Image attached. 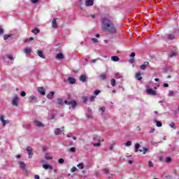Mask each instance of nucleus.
<instances>
[{
    "instance_id": "obj_61",
    "label": "nucleus",
    "mask_w": 179,
    "mask_h": 179,
    "mask_svg": "<svg viewBox=\"0 0 179 179\" xmlns=\"http://www.w3.org/2000/svg\"><path fill=\"white\" fill-rule=\"evenodd\" d=\"M164 87H169V84L164 83Z\"/></svg>"
},
{
    "instance_id": "obj_41",
    "label": "nucleus",
    "mask_w": 179,
    "mask_h": 179,
    "mask_svg": "<svg viewBox=\"0 0 179 179\" xmlns=\"http://www.w3.org/2000/svg\"><path fill=\"white\" fill-rule=\"evenodd\" d=\"M168 38H169V40H174L175 36H174V35L171 34V35H169V36H168Z\"/></svg>"
},
{
    "instance_id": "obj_19",
    "label": "nucleus",
    "mask_w": 179,
    "mask_h": 179,
    "mask_svg": "<svg viewBox=\"0 0 179 179\" xmlns=\"http://www.w3.org/2000/svg\"><path fill=\"white\" fill-rule=\"evenodd\" d=\"M111 61H113V62H118V61H120V57L117 56H112Z\"/></svg>"
},
{
    "instance_id": "obj_36",
    "label": "nucleus",
    "mask_w": 179,
    "mask_h": 179,
    "mask_svg": "<svg viewBox=\"0 0 179 179\" xmlns=\"http://www.w3.org/2000/svg\"><path fill=\"white\" fill-rule=\"evenodd\" d=\"M58 163H59V164H64V163H65V160H64L62 158H60L58 160Z\"/></svg>"
},
{
    "instance_id": "obj_4",
    "label": "nucleus",
    "mask_w": 179,
    "mask_h": 179,
    "mask_svg": "<svg viewBox=\"0 0 179 179\" xmlns=\"http://www.w3.org/2000/svg\"><path fill=\"white\" fill-rule=\"evenodd\" d=\"M34 124L36 127H38V128H43L45 127L44 124L38 120H34Z\"/></svg>"
},
{
    "instance_id": "obj_33",
    "label": "nucleus",
    "mask_w": 179,
    "mask_h": 179,
    "mask_svg": "<svg viewBox=\"0 0 179 179\" xmlns=\"http://www.w3.org/2000/svg\"><path fill=\"white\" fill-rule=\"evenodd\" d=\"M31 33H34V34H37V33H40V29H32Z\"/></svg>"
},
{
    "instance_id": "obj_5",
    "label": "nucleus",
    "mask_w": 179,
    "mask_h": 179,
    "mask_svg": "<svg viewBox=\"0 0 179 179\" xmlns=\"http://www.w3.org/2000/svg\"><path fill=\"white\" fill-rule=\"evenodd\" d=\"M0 121L2 122L3 127H5V125H6L7 124H9V120H5V116L3 115L0 116Z\"/></svg>"
},
{
    "instance_id": "obj_1",
    "label": "nucleus",
    "mask_w": 179,
    "mask_h": 179,
    "mask_svg": "<svg viewBox=\"0 0 179 179\" xmlns=\"http://www.w3.org/2000/svg\"><path fill=\"white\" fill-rule=\"evenodd\" d=\"M102 26L101 29L108 34H117L118 30L114 22L108 18H103L101 20Z\"/></svg>"
},
{
    "instance_id": "obj_2",
    "label": "nucleus",
    "mask_w": 179,
    "mask_h": 179,
    "mask_svg": "<svg viewBox=\"0 0 179 179\" xmlns=\"http://www.w3.org/2000/svg\"><path fill=\"white\" fill-rule=\"evenodd\" d=\"M139 148H141V145L139 143H136L135 145V152H140L141 153H142L143 152V154L145 155L146 153V152H148V148H144L143 150H139Z\"/></svg>"
},
{
    "instance_id": "obj_22",
    "label": "nucleus",
    "mask_w": 179,
    "mask_h": 179,
    "mask_svg": "<svg viewBox=\"0 0 179 179\" xmlns=\"http://www.w3.org/2000/svg\"><path fill=\"white\" fill-rule=\"evenodd\" d=\"M56 58H57V59H64V54H62V53H58V54L56 55Z\"/></svg>"
},
{
    "instance_id": "obj_30",
    "label": "nucleus",
    "mask_w": 179,
    "mask_h": 179,
    "mask_svg": "<svg viewBox=\"0 0 179 179\" xmlns=\"http://www.w3.org/2000/svg\"><path fill=\"white\" fill-rule=\"evenodd\" d=\"M45 159L46 160H52V157L50 156V154H45Z\"/></svg>"
},
{
    "instance_id": "obj_37",
    "label": "nucleus",
    "mask_w": 179,
    "mask_h": 179,
    "mask_svg": "<svg viewBox=\"0 0 179 179\" xmlns=\"http://www.w3.org/2000/svg\"><path fill=\"white\" fill-rule=\"evenodd\" d=\"M98 139H99V136L98 135H94V137H93L94 142H97Z\"/></svg>"
},
{
    "instance_id": "obj_51",
    "label": "nucleus",
    "mask_w": 179,
    "mask_h": 179,
    "mask_svg": "<svg viewBox=\"0 0 179 179\" xmlns=\"http://www.w3.org/2000/svg\"><path fill=\"white\" fill-rule=\"evenodd\" d=\"M103 173H105V174H108V173H109L108 169H103Z\"/></svg>"
},
{
    "instance_id": "obj_62",
    "label": "nucleus",
    "mask_w": 179,
    "mask_h": 179,
    "mask_svg": "<svg viewBox=\"0 0 179 179\" xmlns=\"http://www.w3.org/2000/svg\"><path fill=\"white\" fill-rule=\"evenodd\" d=\"M33 40H34V38H33V37H30L29 38V41H33Z\"/></svg>"
},
{
    "instance_id": "obj_9",
    "label": "nucleus",
    "mask_w": 179,
    "mask_h": 179,
    "mask_svg": "<svg viewBox=\"0 0 179 179\" xmlns=\"http://www.w3.org/2000/svg\"><path fill=\"white\" fill-rule=\"evenodd\" d=\"M19 164H20V169H22V170H24V171L27 172V170L26 169V164L24 163V162H18Z\"/></svg>"
},
{
    "instance_id": "obj_42",
    "label": "nucleus",
    "mask_w": 179,
    "mask_h": 179,
    "mask_svg": "<svg viewBox=\"0 0 179 179\" xmlns=\"http://www.w3.org/2000/svg\"><path fill=\"white\" fill-rule=\"evenodd\" d=\"M111 85L113 87L115 86V79L111 80Z\"/></svg>"
},
{
    "instance_id": "obj_24",
    "label": "nucleus",
    "mask_w": 179,
    "mask_h": 179,
    "mask_svg": "<svg viewBox=\"0 0 179 179\" xmlns=\"http://www.w3.org/2000/svg\"><path fill=\"white\" fill-rule=\"evenodd\" d=\"M23 51L25 54H30V52H31V48H26L23 50Z\"/></svg>"
},
{
    "instance_id": "obj_64",
    "label": "nucleus",
    "mask_w": 179,
    "mask_h": 179,
    "mask_svg": "<svg viewBox=\"0 0 179 179\" xmlns=\"http://www.w3.org/2000/svg\"><path fill=\"white\" fill-rule=\"evenodd\" d=\"M136 128L138 131H141V127L139 126H138Z\"/></svg>"
},
{
    "instance_id": "obj_45",
    "label": "nucleus",
    "mask_w": 179,
    "mask_h": 179,
    "mask_svg": "<svg viewBox=\"0 0 179 179\" xmlns=\"http://www.w3.org/2000/svg\"><path fill=\"white\" fill-rule=\"evenodd\" d=\"M78 5L79 6H82L83 5V0H78Z\"/></svg>"
},
{
    "instance_id": "obj_34",
    "label": "nucleus",
    "mask_w": 179,
    "mask_h": 179,
    "mask_svg": "<svg viewBox=\"0 0 179 179\" xmlns=\"http://www.w3.org/2000/svg\"><path fill=\"white\" fill-rule=\"evenodd\" d=\"M132 145V141H127L126 143H124V146L128 148V146H131Z\"/></svg>"
},
{
    "instance_id": "obj_10",
    "label": "nucleus",
    "mask_w": 179,
    "mask_h": 179,
    "mask_svg": "<svg viewBox=\"0 0 179 179\" xmlns=\"http://www.w3.org/2000/svg\"><path fill=\"white\" fill-rule=\"evenodd\" d=\"M64 131V127L62 129L57 128L55 130V135H61Z\"/></svg>"
},
{
    "instance_id": "obj_47",
    "label": "nucleus",
    "mask_w": 179,
    "mask_h": 179,
    "mask_svg": "<svg viewBox=\"0 0 179 179\" xmlns=\"http://www.w3.org/2000/svg\"><path fill=\"white\" fill-rule=\"evenodd\" d=\"M99 111H102L103 113H104V111H106V107H102V108H99Z\"/></svg>"
},
{
    "instance_id": "obj_59",
    "label": "nucleus",
    "mask_w": 179,
    "mask_h": 179,
    "mask_svg": "<svg viewBox=\"0 0 179 179\" xmlns=\"http://www.w3.org/2000/svg\"><path fill=\"white\" fill-rule=\"evenodd\" d=\"M130 57H131V58H134V57H135V52H132V53L131 54Z\"/></svg>"
},
{
    "instance_id": "obj_52",
    "label": "nucleus",
    "mask_w": 179,
    "mask_h": 179,
    "mask_svg": "<svg viewBox=\"0 0 179 179\" xmlns=\"http://www.w3.org/2000/svg\"><path fill=\"white\" fill-rule=\"evenodd\" d=\"M130 64H134L135 62V59L132 58L129 60Z\"/></svg>"
},
{
    "instance_id": "obj_60",
    "label": "nucleus",
    "mask_w": 179,
    "mask_h": 179,
    "mask_svg": "<svg viewBox=\"0 0 179 179\" xmlns=\"http://www.w3.org/2000/svg\"><path fill=\"white\" fill-rule=\"evenodd\" d=\"M103 43H104L105 44H108V40H107V39L104 40V41H103Z\"/></svg>"
},
{
    "instance_id": "obj_12",
    "label": "nucleus",
    "mask_w": 179,
    "mask_h": 179,
    "mask_svg": "<svg viewBox=\"0 0 179 179\" xmlns=\"http://www.w3.org/2000/svg\"><path fill=\"white\" fill-rule=\"evenodd\" d=\"M147 93L148 94H151L152 96H156V94H157L156 91L153 90V89H152V88L147 90Z\"/></svg>"
},
{
    "instance_id": "obj_26",
    "label": "nucleus",
    "mask_w": 179,
    "mask_h": 179,
    "mask_svg": "<svg viewBox=\"0 0 179 179\" xmlns=\"http://www.w3.org/2000/svg\"><path fill=\"white\" fill-rule=\"evenodd\" d=\"M94 146L96 148H100V146H101V144L100 143V139L97 140V143H94Z\"/></svg>"
},
{
    "instance_id": "obj_49",
    "label": "nucleus",
    "mask_w": 179,
    "mask_h": 179,
    "mask_svg": "<svg viewBox=\"0 0 179 179\" xmlns=\"http://www.w3.org/2000/svg\"><path fill=\"white\" fill-rule=\"evenodd\" d=\"M92 41H93V43H99V40H97L96 38H92Z\"/></svg>"
},
{
    "instance_id": "obj_39",
    "label": "nucleus",
    "mask_w": 179,
    "mask_h": 179,
    "mask_svg": "<svg viewBox=\"0 0 179 179\" xmlns=\"http://www.w3.org/2000/svg\"><path fill=\"white\" fill-rule=\"evenodd\" d=\"M100 92H101L100 90H96L94 92V94L95 96H97L98 94H99Z\"/></svg>"
},
{
    "instance_id": "obj_23",
    "label": "nucleus",
    "mask_w": 179,
    "mask_h": 179,
    "mask_svg": "<svg viewBox=\"0 0 179 179\" xmlns=\"http://www.w3.org/2000/svg\"><path fill=\"white\" fill-rule=\"evenodd\" d=\"M67 80L69 83H71V84H73L76 82V80H75V78L72 77H69Z\"/></svg>"
},
{
    "instance_id": "obj_8",
    "label": "nucleus",
    "mask_w": 179,
    "mask_h": 179,
    "mask_svg": "<svg viewBox=\"0 0 179 179\" xmlns=\"http://www.w3.org/2000/svg\"><path fill=\"white\" fill-rule=\"evenodd\" d=\"M27 151L28 152L29 158L31 159L33 156V148L31 147H27Z\"/></svg>"
},
{
    "instance_id": "obj_40",
    "label": "nucleus",
    "mask_w": 179,
    "mask_h": 179,
    "mask_svg": "<svg viewBox=\"0 0 179 179\" xmlns=\"http://www.w3.org/2000/svg\"><path fill=\"white\" fill-rule=\"evenodd\" d=\"M78 170V169L75 166H73L71 169V173H75V171H76Z\"/></svg>"
},
{
    "instance_id": "obj_6",
    "label": "nucleus",
    "mask_w": 179,
    "mask_h": 179,
    "mask_svg": "<svg viewBox=\"0 0 179 179\" xmlns=\"http://www.w3.org/2000/svg\"><path fill=\"white\" fill-rule=\"evenodd\" d=\"M18 104H19V96H17V95H15L13 99V106H17Z\"/></svg>"
},
{
    "instance_id": "obj_7",
    "label": "nucleus",
    "mask_w": 179,
    "mask_h": 179,
    "mask_svg": "<svg viewBox=\"0 0 179 179\" xmlns=\"http://www.w3.org/2000/svg\"><path fill=\"white\" fill-rule=\"evenodd\" d=\"M37 96L31 95L29 97V103H36L37 101Z\"/></svg>"
},
{
    "instance_id": "obj_38",
    "label": "nucleus",
    "mask_w": 179,
    "mask_h": 179,
    "mask_svg": "<svg viewBox=\"0 0 179 179\" xmlns=\"http://www.w3.org/2000/svg\"><path fill=\"white\" fill-rule=\"evenodd\" d=\"M100 79H101L102 80H104V79H106V74H101L99 76Z\"/></svg>"
},
{
    "instance_id": "obj_58",
    "label": "nucleus",
    "mask_w": 179,
    "mask_h": 179,
    "mask_svg": "<svg viewBox=\"0 0 179 179\" xmlns=\"http://www.w3.org/2000/svg\"><path fill=\"white\" fill-rule=\"evenodd\" d=\"M34 178H35V179H40V176H38V175H35V176H34Z\"/></svg>"
},
{
    "instance_id": "obj_63",
    "label": "nucleus",
    "mask_w": 179,
    "mask_h": 179,
    "mask_svg": "<svg viewBox=\"0 0 179 179\" xmlns=\"http://www.w3.org/2000/svg\"><path fill=\"white\" fill-rule=\"evenodd\" d=\"M96 60L94 59L91 60V62H92L93 64H94V63L96 62Z\"/></svg>"
},
{
    "instance_id": "obj_15",
    "label": "nucleus",
    "mask_w": 179,
    "mask_h": 179,
    "mask_svg": "<svg viewBox=\"0 0 179 179\" xmlns=\"http://www.w3.org/2000/svg\"><path fill=\"white\" fill-rule=\"evenodd\" d=\"M52 27L53 29H57V27H58V24H57V18H54L52 21Z\"/></svg>"
},
{
    "instance_id": "obj_53",
    "label": "nucleus",
    "mask_w": 179,
    "mask_h": 179,
    "mask_svg": "<svg viewBox=\"0 0 179 179\" xmlns=\"http://www.w3.org/2000/svg\"><path fill=\"white\" fill-rule=\"evenodd\" d=\"M96 99V96H91V98H90V101H94V99Z\"/></svg>"
},
{
    "instance_id": "obj_28",
    "label": "nucleus",
    "mask_w": 179,
    "mask_h": 179,
    "mask_svg": "<svg viewBox=\"0 0 179 179\" xmlns=\"http://www.w3.org/2000/svg\"><path fill=\"white\" fill-rule=\"evenodd\" d=\"M69 152H70V153H76V148L75 147H72L69 150Z\"/></svg>"
},
{
    "instance_id": "obj_48",
    "label": "nucleus",
    "mask_w": 179,
    "mask_h": 179,
    "mask_svg": "<svg viewBox=\"0 0 179 179\" xmlns=\"http://www.w3.org/2000/svg\"><path fill=\"white\" fill-rule=\"evenodd\" d=\"M7 57L8 58V59H10L11 61H13V56L10 55H8L7 56Z\"/></svg>"
},
{
    "instance_id": "obj_11",
    "label": "nucleus",
    "mask_w": 179,
    "mask_h": 179,
    "mask_svg": "<svg viewBox=\"0 0 179 179\" xmlns=\"http://www.w3.org/2000/svg\"><path fill=\"white\" fill-rule=\"evenodd\" d=\"M148 66H149V62H145L142 65L140 66V68L142 69V71H145Z\"/></svg>"
},
{
    "instance_id": "obj_43",
    "label": "nucleus",
    "mask_w": 179,
    "mask_h": 179,
    "mask_svg": "<svg viewBox=\"0 0 179 179\" xmlns=\"http://www.w3.org/2000/svg\"><path fill=\"white\" fill-rule=\"evenodd\" d=\"M166 163H170V162H171V158L170 157H166Z\"/></svg>"
},
{
    "instance_id": "obj_31",
    "label": "nucleus",
    "mask_w": 179,
    "mask_h": 179,
    "mask_svg": "<svg viewBox=\"0 0 179 179\" xmlns=\"http://www.w3.org/2000/svg\"><path fill=\"white\" fill-rule=\"evenodd\" d=\"M12 37V34H5L3 36V40H8V38Z\"/></svg>"
},
{
    "instance_id": "obj_16",
    "label": "nucleus",
    "mask_w": 179,
    "mask_h": 179,
    "mask_svg": "<svg viewBox=\"0 0 179 179\" xmlns=\"http://www.w3.org/2000/svg\"><path fill=\"white\" fill-rule=\"evenodd\" d=\"M36 54L41 58H43V59H45V56H44V54L43 53V51L38 50H37Z\"/></svg>"
},
{
    "instance_id": "obj_14",
    "label": "nucleus",
    "mask_w": 179,
    "mask_h": 179,
    "mask_svg": "<svg viewBox=\"0 0 179 179\" xmlns=\"http://www.w3.org/2000/svg\"><path fill=\"white\" fill-rule=\"evenodd\" d=\"M71 107H69V108H76V106H78V103H76V101L73 100L71 101Z\"/></svg>"
},
{
    "instance_id": "obj_21",
    "label": "nucleus",
    "mask_w": 179,
    "mask_h": 179,
    "mask_svg": "<svg viewBox=\"0 0 179 179\" xmlns=\"http://www.w3.org/2000/svg\"><path fill=\"white\" fill-rule=\"evenodd\" d=\"M136 79L137 80H142V76L140 72L136 73Z\"/></svg>"
},
{
    "instance_id": "obj_32",
    "label": "nucleus",
    "mask_w": 179,
    "mask_h": 179,
    "mask_svg": "<svg viewBox=\"0 0 179 179\" xmlns=\"http://www.w3.org/2000/svg\"><path fill=\"white\" fill-rule=\"evenodd\" d=\"M57 102H58V104H59L60 106H62L64 104V100H62V99L61 98H59L57 99Z\"/></svg>"
},
{
    "instance_id": "obj_20",
    "label": "nucleus",
    "mask_w": 179,
    "mask_h": 179,
    "mask_svg": "<svg viewBox=\"0 0 179 179\" xmlns=\"http://www.w3.org/2000/svg\"><path fill=\"white\" fill-rule=\"evenodd\" d=\"M176 93H177V92H176V91L170 90L168 93V96H169V97H173V96H174Z\"/></svg>"
},
{
    "instance_id": "obj_44",
    "label": "nucleus",
    "mask_w": 179,
    "mask_h": 179,
    "mask_svg": "<svg viewBox=\"0 0 179 179\" xmlns=\"http://www.w3.org/2000/svg\"><path fill=\"white\" fill-rule=\"evenodd\" d=\"M148 166L149 167H153V162H152V161L148 162Z\"/></svg>"
},
{
    "instance_id": "obj_35",
    "label": "nucleus",
    "mask_w": 179,
    "mask_h": 179,
    "mask_svg": "<svg viewBox=\"0 0 179 179\" xmlns=\"http://www.w3.org/2000/svg\"><path fill=\"white\" fill-rule=\"evenodd\" d=\"M169 127H171V128H173V129H176V128H177L176 127V124H174V122H171V124H169Z\"/></svg>"
},
{
    "instance_id": "obj_57",
    "label": "nucleus",
    "mask_w": 179,
    "mask_h": 179,
    "mask_svg": "<svg viewBox=\"0 0 179 179\" xmlns=\"http://www.w3.org/2000/svg\"><path fill=\"white\" fill-rule=\"evenodd\" d=\"M31 2H32V3H37V2H38V0H31Z\"/></svg>"
},
{
    "instance_id": "obj_27",
    "label": "nucleus",
    "mask_w": 179,
    "mask_h": 179,
    "mask_svg": "<svg viewBox=\"0 0 179 179\" xmlns=\"http://www.w3.org/2000/svg\"><path fill=\"white\" fill-rule=\"evenodd\" d=\"M77 167H78V169H80V170H83V169L85 168V164L80 163L77 165Z\"/></svg>"
},
{
    "instance_id": "obj_13",
    "label": "nucleus",
    "mask_w": 179,
    "mask_h": 179,
    "mask_svg": "<svg viewBox=\"0 0 179 179\" xmlns=\"http://www.w3.org/2000/svg\"><path fill=\"white\" fill-rule=\"evenodd\" d=\"M94 0H85L86 6H93Z\"/></svg>"
},
{
    "instance_id": "obj_56",
    "label": "nucleus",
    "mask_w": 179,
    "mask_h": 179,
    "mask_svg": "<svg viewBox=\"0 0 179 179\" xmlns=\"http://www.w3.org/2000/svg\"><path fill=\"white\" fill-rule=\"evenodd\" d=\"M3 34V28H0V36Z\"/></svg>"
},
{
    "instance_id": "obj_25",
    "label": "nucleus",
    "mask_w": 179,
    "mask_h": 179,
    "mask_svg": "<svg viewBox=\"0 0 179 179\" xmlns=\"http://www.w3.org/2000/svg\"><path fill=\"white\" fill-rule=\"evenodd\" d=\"M86 79H87V77L85 76V75H82L80 77V80L81 82H86Z\"/></svg>"
},
{
    "instance_id": "obj_3",
    "label": "nucleus",
    "mask_w": 179,
    "mask_h": 179,
    "mask_svg": "<svg viewBox=\"0 0 179 179\" xmlns=\"http://www.w3.org/2000/svg\"><path fill=\"white\" fill-rule=\"evenodd\" d=\"M37 90L40 94H42V96H45V88H44V87H37Z\"/></svg>"
},
{
    "instance_id": "obj_54",
    "label": "nucleus",
    "mask_w": 179,
    "mask_h": 179,
    "mask_svg": "<svg viewBox=\"0 0 179 179\" xmlns=\"http://www.w3.org/2000/svg\"><path fill=\"white\" fill-rule=\"evenodd\" d=\"M65 104H66L67 106H69L71 104V101H68L66 100L64 101Z\"/></svg>"
},
{
    "instance_id": "obj_55",
    "label": "nucleus",
    "mask_w": 179,
    "mask_h": 179,
    "mask_svg": "<svg viewBox=\"0 0 179 179\" xmlns=\"http://www.w3.org/2000/svg\"><path fill=\"white\" fill-rule=\"evenodd\" d=\"M176 52H173L171 55H170V58H173V57H176Z\"/></svg>"
},
{
    "instance_id": "obj_50",
    "label": "nucleus",
    "mask_w": 179,
    "mask_h": 179,
    "mask_svg": "<svg viewBox=\"0 0 179 179\" xmlns=\"http://www.w3.org/2000/svg\"><path fill=\"white\" fill-rule=\"evenodd\" d=\"M21 96H22V97H25V96H26V92H25L24 91H22V92H21Z\"/></svg>"
},
{
    "instance_id": "obj_29",
    "label": "nucleus",
    "mask_w": 179,
    "mask_h": 179,
    "mask_svg": "<svg viewBox=\"0 0 179 179\" xmlns=\"http://www.w3.org/2000/svg\"><path fill=\"white\" fill-rule=\"evenodd\" d=\"M154 121L156 123L157 127H160L163 125V124H162V122H159L157 120H155Z\"/></svg>"
},
{
    "instance_id": "obj_17",
    "label": "nucleus",
    "mask_w": 179,
    "mask_h": 179,
    "mask_svg": "<svg viewBox=\"0 0 179 179\" xmlns=\"http://www.w3.org/2000/svg\"><path fill=\"white\" fill-rule=\"evenodd\" d=\"M55 94V92H49V94L47 95V99H49V100H52Z\"/></svg>"
},
{
    "instance_id": "obj_18",
    "label": "nucleus",
    "mask_w": 179,
    "mask_h": 179,
    "mask_svg": "<svg viewBox=\"0 0 179 179\" xmlns=\"http://www.w3.org/2000/svg\"><path fill=\"white\" fill-rule=\"evenodd\" d=\"M42 167H43V169H45V170H48V169L50 170H52V166H51L50 164H43L42 165Z\"/></svg>"
},
{
    "instance_id": "obj_46",
    "label": "nucleus",
    "mask_w": 179,
    "mask_h": 179,
    "mask_svg": "<svg viewBox=\"0 0 179 179\" xmlns=\"http://www.w3.org/2000/svg\"><path fill=\"white\" fill-rule=\"evenodd\" d=\"M83 100L84 103H86V101H87V100H88L87 96H83Z\"/></svg>"
}]
</instances>
